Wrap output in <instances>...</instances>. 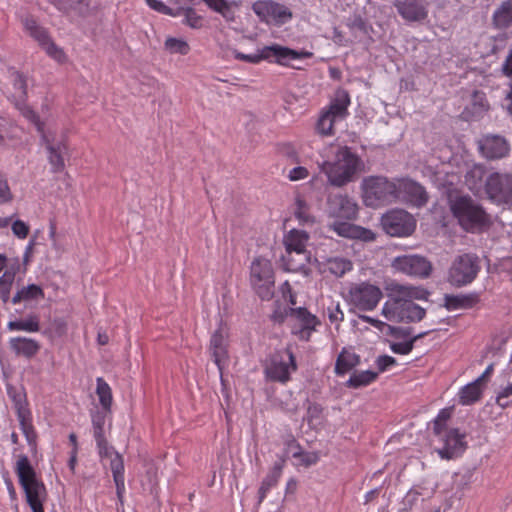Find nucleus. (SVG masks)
<instances>
[{
  "instance_id": "obj_45",
  "label": "nucleus",
  "mask_w": 512,
  "mask_h": 512,
  "mask_svg": "<svg viewBox=\"0 0 512 512\" xmlns=\"http://www.w3.org/2000/svg\"><path fill=\"white\" fill-rule=\"evenodd\" d=\"M471 105L473 113L478 117L484 115L490 109V104L483 91L476 90L473 92Z\"/></svg>"
},
{
  "instance_id": "obj_27",
  "label": "nucleus",
  "mask_w": 512,
  "mask_h": 512,
  "mask_svg": "<svg viewBox=\"0 0 512 512\" xmlns=\"http://www.w3.org/2000/svg\"><path fill=\"white\" fill-rule=\"evenodd\" d=\"M480 297L477 293L444 296V307L448 311H455L459 309H470L477 305Z\"/></svg>"
},
{
  "instance_id": "obj_49",
  "label": "nucleus",
  "mask_w": 512,
  "mask_h": 512,
  "mask_svg": "<svg viewBox=\"0 0 512 512\" xmlns=\"http://www.w3.org/2000/svg\"><path fill=\"white\" fill-rule=\"evenodd\" d=\"M451 416L452 411L449 408H444L439 411L438 415L433 421L434 435L450 429V427L447 426V422L451 418Z\"/></svg>"
},
{
  "instance_id": "obj_28",
  "label": "nucleus",
  "mask_w": 512,
  "mask_h": 512,
  "mask_svg": "<svg viewBox=\"0 0 512 512\" xmlns=\"http://www.w3.org/2000/svg\"><path fill=\"white\" fill-rule=\"evenodd\" d=\"M17 417L28 445L34 449L36 447L37 434L32 425L30 411L22 405H17Z\"/></svg>"
},
{
  "instance_id": "obj_44",
  "label": "nucleus",
  "mask_w": 512,
  "mask_h": 512,
  "mask_svg": "<svg viewBox=\"0 0 512 512\" xmlns=\"http://www.w3.org/2000/svg\"><path fill=\"white\" fill-rule=\"evenodd\" d=\"M430 332H431V330L430 331L421 332V333L413 336L410 340L405 341V342H395V343H392L390 345V349L395 354L407 355V354H409L413 350L415 342L417 340L427 336L428 334H430Z\"/></svg>"
},
{
  "instance_id": "obj_1",
  "label": "nucleus",
  "mask_w": 512,
  "mask_h": 512,
  "mask_svg": "<svg viewBox=\"0 0 512 512\" xmlns=\"http://www.w3.org/2000/svg\"><path fill=\"white\" fill-rule=\"evenodd\" d=\"M387 300L381 315L393 323H416L426 316V310L414 303V300L427 301L430 292L423 286L392 282L386 286Z\"/></svg>"
},
{
  "instance_id": "obj_6",
  "label": "nucleus",
  "mask_w": 512,
  "mask_h": 512,
  "mask_svg": "<svg viewBox=\"0 0 512 512\" xmlns=\"http://www.w3.org/2000/svg\"><path fill=\"white\" fill-rule=\"evenodd\" d=\"M481 270L480 260L476 254L463 253L452 260L446 275L447 282L457 288L471 284Z\"/></svg>"
},
{
  "instance_id": "obj_14",
  "label": "nucleus",
  "mask_w": 512,
  "mask_h": 512,
  "mask_svg": "<svg viewBox=\"0 0 512 512\" xmlns=\"http://www.w3.org/2000/svg\"><path fill=\"white\" fill-rule=\"evenodd\" d=\"M253 12L267 24L283 25L292 18L291 10L272 0H258L252 5Z\"/></svg>"
},
{
  "instance_id": "obj_38",
  "label": "nucleus",
  "mask_w": 512,
  "mask_h": 512,
  "mask_svg": "<svg viewBox=\"0 0 512 512\" xmlns=\"http://www.w3.org/2000/svg\"><path fill=\"white\" fill-rule=\"evenodd\" d=\"M96 385V394L98 396L101 407L105 411H110L113 402L111 387L102 377H98L96 379Z\"/></svg>"
},
{
  "instance_id": "obj_23",
  "label": "nucleus",
  "mask_w": 512,
  "mask_h": 512,
  "mask_svg": "<svg viewBox=\"0 0 512 512\" xmlns=\"http://www.w3.org/2000/svg\"><path fill=\"white\" fill-rule=\"evenodd\" d=\"M333 230L341 237L357 239L364 242H370L375 239V234L371 230L348 222L334 223Z\"/></svg>"
},
{
  "instance_id": "obj_40",
  "label": "nucleus",
  "mask_w": 512,
  "mask_h": 512,
  "mask_svg": "<svg viewBox=\"0 0 512 512\" xmlns=\"http://www.w3.org/2000/svg\"><path fill=\"white\" fill-rule=\"evenodd\" d=\"M493 21L496 27L506 28L512 23V2H504L494 13Z\"/></svg>"
},
{
  "instance_id": "obj_54",
  "label": "nucleus",
  "mask_w": 512,
  "mask_h": 512,
  "mask_svg": "<svg viewBox=\"0 0 512 512\" xmlns=\"http://www.w3.org/2000/svg\"><path fill=\"white\" fill-rule=\"evenodd\" d=\"M359 319L362 320L363 322L370 324L380 332H387L393 330V327L391 325L368 315H359Z\"/></svg>"
},
{
  "instance_id": "obj_32",
  "label": "nucleus",
  "mask_w": 512,
  "mask_h": 512,
  "mask_svg": "<svg viewBox=\"0 0 512 512\" xmlns=\"http://www.w3.org/2000/svg\"><path fill=\"white\" fill-rule=\"evenodd\" d=\"M309 259L308 253H288L282 256V266L287 272H299L305 266Z\"/></svg>"
},
{
  "instance_id": "obj_59",
  "label": "nucleus",
  "mask_w": 512,
  "mask_h": 512,
  "mask_svg": "<svg viewBox=\"0 0 512 512\" xmlns=\"http://www.w3.org/2000/svg\"><path fill=\"white\" fill-rule=\"evenodd\" d=\"M396 364V359L389 355H382L376 359V366L379 372H385L390 367L395 366Z\"/></svg>"
},
{
  "instance_id": "obj_57",
  "label": "nucleus",
  "mask_w": 512,
  "mask_h": 512,
  "mask_svg": "<svg viewBox=\"0 0 512 512\" xmlns=\"http://www.w3.org/2000/svg\"><path fill=\"white\" fill-rule=\"evenodd\" d=\"M145 1L150 8H152L153 10H155L157 12H160L165 15H170V16L179 15V12H174V10L172 8L165 5L162 1H159V0H145Z\"/></svg>"
},
{
  "instance_id": "obj_7",
  "label": "nucleus",
  "mask_w": 512,
  "mask_h": 512,
  "mask_svg": "<svg viewBox=\"0 0 512 512\" xmlns=\"http://www.w3.org/2000/svg\"><path fill=\"white\" fill-rule=\"evenodd\" d=\"M251 284L262 300H270L274 295V271L271 261L257 257L251 264Z\"/></svg>"
},
{
  "instance_id": "obj_53",
  "label": "nucleus",
  "mask_w": 512,
  "mask_h": 512,
  "mask_svg": "<svg viewBox=\"0 0 512 512\" xmlns=\"http://www.w3.org/2000/svg\"><path fill=\"white\" fill-rule=\"evenodd\" d=\"M296 218L303 224L314 223V217L308 212V207L303 200H297Z\"/></svg>"
},
{
  "instance_id": "obj_21",
  "label": "nucleus",
  "mask_w": 512,
  "mask_h": 512,
  "mask_svg": "<svg viewBox=\"0 0 512 512\" xmlns=\"http://www.w3.org/2000/svg\"><path fill=\"white\" fill-rule=\"evenodd\" d=\"M330 213L343 219H354L358 212V205L347 195H336L328 201Z\"/></svg>"
},
{
  "instance_id": "obj_19",
  "label": "nucleus",
  "mask_w": 512,
  "mask_h": 512,
  "mask_svg": "<svg viewBox=\"0 0 512 512\" xmlns=\"http://www.w3.org/2000/svg\"><path fill=\"white\" fill-rule=\"evenodd\" d=\"M228 337H229L228 333L222 327H220L217 330H215L214 333L211 335L210 343H209V352L211 354L213 362L216 364V366L220 372L222 382H223L222 371H223L224 365L229 360Z\"/></svg>"
},
{
  "instance_id": "obj_47",
  "label": "nucleus",
  "mask_w": 512,
  "mask_h": 512,
  "mask_svg": "<svg viewBox=\"0 0 512 512\" xmlns=\"http://www.w3.org/2000/svg\"><path fill=\"white\" fill-rule=\"evenodd\" d=\"M13 87L15 90L13 97L17 102L24 103L27 97V81L22 73L15 72L13 74Z\"/></svg>"
},
{
  "instance_id": "obj_55",
  "label": "nucleus",
  "mask_w": 512,
  "mask_h": 512,
  "mask_svg": "<svg viewBox=\"0 0 512 512\" xmlns=\"http://www.w3.org/2000/svg\"><path fill=\"white\" fill-rule=\"evenodd\" d=\"M23 116L28 119L31 123H33L39 133H41V136L43 137L44 134V124L41 122L40 117L29 107H24L22 109Z\"/></svg>"
},
{
  "instance_id": "obj_22",
  "label": "nucleus",
  "mask_w": 512,
  "mask_h": 512,
  "mask_svg": "<svg viewBox=\"0 0 512 512\" xmlns=\"http://www.w3.org/2000/svg\"><path fill=\"white\" fill-rule=\"evenodd\" d=\"M399 15L407 22H422L428 16L427 8L416 0H404L395 3Z\"/></svg>"
},
{
  "instance_id": "obj_46",
  "label": "nucleus",
  "mask_w": 512,
  "mask_h": 512,
  "mask_svg": "<svg viewBox=\"0 0 512 512\" xmlns=\"http://www.w3.org/2000/svg\"><path fill=\"white\" fill-rule=\"evenodd\" d=\"M164 48L170 54L187 55L190 52L187 41L175 37H168L164 42Z\"/></svg>"
},
{
  "instance_id": "obj_34",
  "label": "nucleus",
  "mask_w": 512,
  "mask_h": 512,
  "mask_svg": "<svg viewBox=\"0 0 512 512\" xmlns=\"http://www.w3.org/2000/svg\"><path fill=\"white\" fill-rule=\"evenodd\" d=\"M16 473L19 478V483L24 485L32 481H37L36 473L30 464L26 455H20L16 463Z\"/></svg>"
},
{
  "instance_id": "obj_56",
  "label": "nucleus",
  "mask_w": 512,
  "mask_h": 512,
  "mask_svg": "<svg viewBox=\"0 0 512 512\" xmlns=\"http://www.w3.org/2000/svg\"><path fill=\"white\" fill-rule=\"evenodd\" d=\"M13 199V194L8 185L5 175L0 173V204H5Z\"/></svg>"
},
{
  "instance_id": "obj_61",
  "label": "nucleus",
  "mask_w": 512,
  "mask_h": 512,
  "mask_svg": "<svg viewBox=\"0 0 512 512\" xmlns=\"http://www.w3.org/2000/svg\"><path fill=\"white\" fill-rule=\"evenodd\" d=\"M12 231L18 238L24 239L28 236L29 226L21 220H16L12 224Z\"/></svg>"
},
{
  "instance_id": "obj_42",
  "label": "nucleus",
  "mask_w": 512,
  "mask_h": 512,
  "mask_svg": "<svg viewBox=\"0 0 512 512\" xmlns=\"http://www.w3.org/2000/svg\"><path fill=\"white\" fill-rule=\"evenodd\" d=\"M352 268V262L343 257H334L327 261V269L337 277H342L345 273L351 271Z\"/></svg>"
},
{
  "instance_id": "obj_8",
  "label": "nucleus",
  "mask_w": 512,
  "mask_h": 512,
  "mask_svg": "<svg viewBox=\"0 0 512 512\" xmlns=\"http://www.w3.org/2000/svg\"><path fill=\"white\" fill-rule=\"evenodd\" d=\"M348 302L356 310L373 311L383 297L382 290L370 282L352 284L348 290Z\"/></svg>"
},
{
  "instance_id": "obj_3",
  "label": "nucleus",
  "mask_w": 512,
  "mask_h": 512,
  "mask_svg": "<svg viewBox=\"0 0 512 512\" xmlns=\"http://www.w3.org/2000/svg\"><path fill=\"white\" fill-rule=\"evenodd\" d=\"M450 210L463 230L481 233L490 228V215L470 196H458L450 201Z\"/></svg>"
},
{
  "instance_id": "obj_13",
  "label": "nucleus",
  "mask_w": 512,
  "mask_h": 512,
  "mask_svg": "<svg viewBox=\"0 0 512 512\" xmlns=\"http://www.w3.org/2000/svg\"><path fill=\"white\" fill-rule=\"evenodd\" d=\"M485 193L496 204L512 205V175L494 172L485 180Z\"/></svg>"
},
{
  "instance_id": "obj_43",
  "label": "nucleus",
  "mask_w": 512,
  "mask_h": 512,
  "mask_svg": "<svg viewBox=\"0 0 512 512\" xmlns=\"http://www.w3.org/2000/svg\"><path fill=\"white\" fill-rule=\"evenodd\" d=\"M8 328L17 331L37 332L40 329V325L37 316H30L27 319L10 321Z\"/></svg>"
},
{
  "instance_id": "obj_37",
  "label": "nucleus",
  "mask_w": 512,
  "mask_h": 512,
  "mask_svg": "<svg viewBox=\"0 0 512 512\" xmlns=\"http://www.w3.org/2000/svg\"><path fill=\"white\" fill-rule=\"evenodd\" d=\"M211 10L221 14L227 21H233L235 18L234 2L227 0H202Z\"/></svg>"
},
{
  "instance_id": "obj_52",
  "label": "nucleus",
  "mask_w": 512,
  "mask_h": 512,
  "mask_svg": "<svg viewBox=\"0 0 512 512\" xmlns=\"http://www.w3.org/2000/svg\"><path fill=\"white\" fill-rule=\"evenodd\" d=\"M278 479L269 474L262 480L261 485L258 490V505H261L262 502L266 499L269 491L278 484Z\"/></svg>"
},
{
  "instance_id": "obj_25",
  "label": "nucleus",
  "mask_w": 512,
  "mask_h": 512,
  "mask_svg": "<svg viewBox=\"0 0 512 512\" xmlns=\"http://www.w3.org/2000/svg\"><path fill=\"white\" fill-rule=\"evenodd\" d=\"M309 235L306 231L292 229L285 234L283 243L285 246V252L288 253H308L307 243Z\"/></svg>"
},
{
  "instance_id": "obj_50",
  "label": "nucleus",
  "mask_w": 512,
  "mask_h": 512,
  "mask_svg": "<svg viewBox=\"0 0 512 512\" xmlns=\"http://www.w3.org/2000/svg\"><path fill=\"white\" fill-rule=\"evenodd\" d=\"M180 10L184 12V23L193 29H199L203 26L204 19L202 16L198 15L197 12L191 8H179L177 12L180 13Z\"/></svg>"
},
{
  "instance_id": "obj_12",
  "label": "nucleus",
  "mask_w": 512,
  "mask_h": 512,
  "mask_svg": "<svg viewBox=\"0 0 512 512\" xmlns=\"http://www.w3.org/2000/svg\"><path fill=\"white\" fill-rule=\"evenodd\" d=\"M441 447L437 453L441 459L451 460L462 456L467 449L466 434L461 433L458 428H450L441 433L435 434Z\"/></svg>"
},
{
  "instance_id": "obj_48",
  "label": "nucleus",
  "mask_w": 512,
  "mask_h": 512,
  "mask_svg": "<svg viewBox=\"0 0 512 512\" xmlns=\"http://www.w3.org/2000/svg\"><path fill=\"white\" fill-rule=\"evenodd\" d=\"M15 274L13 272L6 271L0 277V299L7 303L10 300V292L14 282Z\"/></svg>"
},
{
  "instance_id": "obj_41",
  "label": "nucleus",
  "mask_w": 512,
  "mask_h": 512,
  "mask_svg": "<svg viewBox=\"0 0 512 512\" xmlns=\"http://www.w3.org/2000/svg\"><path fill=\"white\" fill-rule=\"evenodd\" d=\"M378 377V373L370 370L355 372L347 381L348 387L359 388L373 383Z\"/></svg>"
},
{
  "instance_id": "obj_20",
  "label": "nucleus",
  "mask_w": 512,
  "mask_h": 512,
  "mask_svg": "<svg viewBox=\"0 0 512 512\" xmlns=\"http://www.w3.org/2000/svg\"><path fill=\"white\" fill-rule=\"evenodd\" d=\"M23 24L30 36L33 37L39 43V45L45 49L49 56L58 61H61L63 56L62 50L50 40L47 31L43 27L39 26L35 19L25 18Z\"/></svg>"
},
{
  "instance_id": "obj_5",
  "label": "nucleus",
  "mask_w": 512,
  "mask_h": 512,
  "mask_svg": "<svg viewBox=\"0 0 512 512\" xmlns=\"http://www.w3.org/2000/svg\"><path fill=\"white\" fill-rule=\"evenodd\" d=\"M363 201L366 206L376 208L397 202V179L384 176H370L362 183Z\"/></svg>"
},
{
  "instance_id": "obj_31",
  "label": "nucleus",
  "mask_w": 512,
  "mask_h": 512,
  "mask_svg": "<svg viewBox=\"0 0 512 512\" xmlns=\"http://www.w3.org/2000/svg\"><path fill=\"white\" fill-rule=\"evenodd\" d=\"M482 396V386L473 381L463 386L458 392V402L461 405H472L480 400Z\"/></svg>"
},
{
  "instance_id": "obj_36",
  "label": "nucleus",
  "mask_w": 512,
  "mask_h": 512,
  "mask_svg": "<svg viewBox=\"0 0 512 512\" xmlns=\"http://www.w3.org/2000/svg\"><path fill=\"white\" fill-rule=\"evenodd\" d=\"M359 363V357L347 350H343L337 357L335 372L337 375H344Z\"/></svg>"
},
{
  "instance_id": "obj_11",
  "label": "nucleus",
  "mask_w": 512,
  "mask_h": 512,
  "mask_svg": "<svg viewBox=\"0 0 512 512\" xmlns=\"http://www.w3.org/2000/svg\"><path fill=\"white\" fill-rule=\"evenodd\" d=\"M391 266L402 274L421 279L428 278L433 269L432 263L426 257L417 254L397 256Z\"/></svg>"
},
{
  "instance_id": "obj_62",
  "label": "nucleus",
  "mask_w": 512,
  "mask_h": 512,
  "mask_svg": "<svg viewBox=\"0 0 512 512\" xmlns=\"http://www.w3.org/2000/svg\"><path fill=\"white\" fill-rule=\"evenodd\" d=\"M328 318L330 322H339L344 319V313L340 309L339 304L334 307H328Z\"/></svg>"
},
{
  "instance_id": "obj_18",
  "label": "nucleus",
  "mask_w": 512,
  "mask_h": 512,
  "mask_svg": "<svg viewBox=\"0 0 512 512\" xmlns=\"http://www.w3.org/2000/svg\"><path fill=\"white\" fill-rule=\"evenodd\" d=\"M481 155L488 160L505 158L510 153V144L505 137L495 134L484 135L478 141Z\"/></svg>"
},
{
  "instance_id": "obj_26",
  "label": "nucleus",
  "mask_w": 512,
  "mask_h": 512,
  "mask_svg": "<svg viewBox=\"0 0 512 512\" xmlns=\"http://www.w3.org/2000/svg\"><path fill=\"white\" fill-rule=\"evenodd\" d=\"M21 486L24 489L27 503L32 512H44L42 504V498L45 494L44 484L37 480Z\"/></svg>"
},
{
  "instance_id": "obj_29",
  "label": "nucleus",
  "mask_w": 512,
  "mask_h": 512,
  "mask_svg": "<svg viewBox=\"0 0 512 512\" xmlns=\"http://www.w3.org/2000/svg\"><path fill=\"white\" fill-rule=\"evenodd\" d=\"M10 347L16 354L27 358L33 357L40 349L37 341L25 337L12 338L10 340Z\"/></svg>"
},
{
  "instance_id": "obj_64",
  "label": "nucleus",
  "mask_w": 512,
  "mask_h": 512,
  "mask_svg": "<svg viewBox=\"0 0 512 512\" xmlns=\"http://www.w3.org/2000/svg\"><path fill=\"white\" fill-rule=\"evenodd\" d=\"M504 107L507 113L512 117V84L510 85V90L504 99Z\"/></svg>"
},
{
  "instance_id": "obj_2",
  "label": "nucleus",
  "mask_w": 512,
  "mask_h": 512,
  "mask_svg": "<svg viewBox=\"0 0 512 512\" xmlns=\"http://www.w3.org/2000/svg\"><path fill=\"white\" fill-rule=\"evenodd\" d=\"M330 153L319 164L328 183L334 187H343L354 182L364 169L361 157L348 146H331Z\"/></svg>"
},
{
  "instance_id": "obj_63",
  "label": "nucleus",
  "mask_w": 512,
  "mask_h": 512,
  "mask_svg": "<svg viewBox=\"0 0 512 512\" xmlns=\"http://www.w3.org/2000/svg\"><path fill=\"white\" fill-rule=\"evenodd\" d=\"M284 464H285V459H282L281 461L276 462L268 474L271 476H274L275 478H277L279 480L282 475Z\"/></svg>"
},
{
  "instance_id": "obj_39",
  "label": "nucleus",
  "mask_w": 512,
  "mask_h": 512,
  "mask_svg": "<svg viewBox=\"0 0 512 512\" xmlns=\"http://www.w3.org/2000/svg\"><path fill=\"white\" fill-rule=\"evenodd\" d=\"M288 446H294L296 448V450H295V452H293L292 456L295 459H299L300 464L304 467H309V466L315 465L320 459L318 452L303 451L300 444L295 439H291L288 442Z\"/></svg>"
},
{
  "instance_id": "obj_17",
  "label": "nucleus",
  "mask_w": 512,
  "mask_h": 512,
  "mask_svg": "<svg viewBox=\"0 0 512 512\" xmlns=\"http://www.w3.org/2000/svg\"><path fill=\"white\" fill-rule=\"evenodd\" d=\"M286 353L288 356L287 362L278 356H274L270 360L265 368V374L269 380L285 384L290 380L291 372L297 370L294 353L290 349H286Z\"/></svg>"
},
{
  "instance_id": "obj_58",
  "label": "nucleus",
  "mask_w": 512,
  "mask_h": 512,
  "mask_svg": "<svg viewBox=\"0 0 512 512\" xmlns=\"http://www.w3.org/2000/svg\"><path fill=\"white\" fill-rule=\"evenodd\" d=\"M510 396H512V383L508 384L497 394L496 403L500 407L506 408L511 404V401L508 400Z\"/></svg>"
},
{
  "instance_id": "obj_4",
  "label": "nucleus",
  "mask_w": 512,
  "mask_h": 512,
  "mask_svg": "<svg viewBox=\"0 0 512 512\" xmlns=\"http://www.w3.org/2000/svg\"><path fill=\"white\" fill-rule=\"evenodd\" d=\"M312 56L313 53L310 51H298L279 44L264 46L255 54H244L238 51L234 52L235 59L239 61L251 64H259L262 61H267L269 63H276L280 66L291 67L294 69H299V67L291 65V61L308 59Z\"/></svg>"
},
{
  "instance_id": "obj_15",
  "label": "nucleus",
  "mask_w": 512,
  "mask_h": 512,
  "mask_svg": "<svg viewBox=\"0 0 512 512\" xmlns=\"http://www.w3.org/2000/svg\"><path fill=\"white\" fill-rule=\"evenodd\" d=\"M98 447L99 456L101 458L110 459V469L112 471L113 480L116 486V494L119 501L123 502L125 493V477H124V460L123 457L114 451L112 446H109L107 440L96 443Z\"/></svg>"
},
{
  "instance_id": "obj_10",
  "label": "nucleus",
  "mask_w": 512,
  "mask_h": 512,
  "mask_svg": "<svg viewBox=\"0 0 512 512\" xmlns=\"http://www.w3.org/2000/svg\"><path fill=\"white\" fill-rule=\"evenodd\" d=\"M381 225L384 231L391 236L407 237L414 232L416 221L408 212L394 209L382 216Z\"/></svg>"
},
{
  "instance_id": "obj_9",
  "label": "nucleus",
  "mask_w": 512,
  "mask_h": 512,
  "mask_svg": "<svg viewBox=\"0 0 512 512\" xmlns=\"http://www.w3.org/2000/svg\"><path fill=\"white\" fill-rule=\"evenodd\" d=\"M286 314L289 316L288 326L291 333L301 341H309L312 333L321 324L317 316L304 307H289Z\"/></svg>"
},
{
  "instance_id": "obj_16",
  "label": "nucleus",
  "mask_w": 512,
  "mask_h": 512,
  "mask_svg": "<svg viewBox=\"0 0 512 512\" xmlns=\"http://www.w3.org/2000/svg\"><path fill=\"white\" fill-rule=\"evenodd\" d=\"M404 202L415 207H422L428 201L427 193L422 185L409 179H397V202Z\"/></svg>"
},
{
  "instance_id": "obj_51",
  "label": "nucleus",
  "mask_w": 512,
  "mask_h": 512,
  "mask_svg": "<svg viewBox=\"0 0 512 512\" xmlns=\"http://www.w3.org/2000/svg\"><path fill=\"white\" fill-rule=\"evenodd\" d=\"M336 119L323 112L317 122V130L320 134L329 136L334 133V123Z\"/></svg>"
},
{
  "instance_id": "obj_60",
  "label": "nucleus",
  "mask_w": 512,
  "mask_h": 512,
  "mask_svg": "<svg viewBox=\"0 0 512 512\" xmlns=\"http://www.w3.org/2000/svg\"><path fill=\"white\" fill-rule=\"evenodd\" d=\"M309 176V171L306 167L298 166L291 169L287 175L290 181H299L306 179Z\"/></svg>"
},
{
  "instance_id": "obj_33",
  "label": "nucleus",
  "mask_w": 512,
  "mask_h": 512,
  "mask_svg": "<svg viewBox=\"0 0 512 512\" xmlns=\"http://www.w3.org/2000/svg\"><path fill=\"white\" fill-rule=\"evenodd\" d=\"M42 298H44V292L42 288L36 284H30L18 290L16 294L11 298V302L13 304H18L20 302H30Z\"/></svg>"
},
{
  "instance_id": "obj_30",
  "label": "nucleus",
  "mask_w": 512,
  "mask_h": 512,
  "mask_svg": "<svg viewBox=\"0 0 512 512\" xmlns=\"http://www.w3.org/2000/svg\"><path fill=\"white\" fill-rule=\"evenodd\" d=\"M349 105V94L344 90H340L336 93L335 99L332 101L328 110L325 112L336 120L343 119L347 115V109Z\"/></svg>"
},
{
  "instance_id": "obj_35",
  "label": "nucleus",
  "mask_w": 512,
  "mask_h": 512,
  "mask_svg": "<svg viewBox=\"0 0 512 512\" xmlns=\"http://www.w3.org/2000/svg\"><path fill=\"white\" fill-rule=\"evenodd\" d=\"M42 140L45 142L48 152V160L54 172H61L64 169V161L60 145H53L47 136L43 134Z\"/></svg>"
},
{
  "instance_id": "obj_24",
  "label": "nucleus",
  "mask_w": 512,
  "mask_h": 512,
  "mask_svg": "<svg viewBox=\"0 0 512 512\" xmlns=\"http://www.w3.org/2000/svg\"><path fill=\"white\" fill-rule=\"evenodd\" d=\"M486 168L482 164H473L465 173V185L474 194L479 195L485 190Z\"/></svg>"
}]
</instances>
